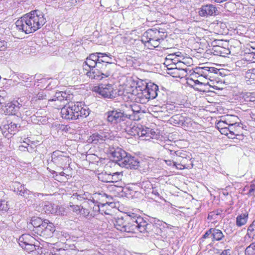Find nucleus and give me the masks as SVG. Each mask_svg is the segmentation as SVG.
I'll return each instance as SVG.
<instances>
[{"label":"nucleus","instance_id":"nucleus-41","mask_svg":"<svg viewBox=\"0 0 255 255\" xmlns=\"http://www.w3.org/2000/svg\"><path fill=\"white\" fill-rule=\"evenodd\" d=\"M35 243L36 242L29 243L21 247L27 252L30 253L36 250V245H35Z\"/></svg>","mask_w":255,"mask_h":255},{"label":"nucleus","instance_id":"nucleus-2","mask_svg":"<svg viewBox=\"0 0 255 255\" xmlns=\"http://www.w3.org/2000/svg\"><path fill=\"white\" fill-rule=\"evenodd\" d=\"M46 22L42 12L38 10L31 11L15 22L17 29L26 34L34 32L40 29Z\"/></svg>","mask_w":255,"mask_h":255},{"label":"nucleus","instance_id":"nucleus-51","mask_svg":"<svg viewBox=\"0 0 255 255\" xmlns=\"http://www.w3.org/2000/svg\"><path fill=\"white\" fill-rule=\"evenodd\" d=\"M216 127L217 128L220 130V129L228 127V125L225 122V120H221L217 123Z\"/></svg>","mask_w":255,"mask_h":255},{"label":"nucleus","instance_id":"nucleus-62","mask_svg":"<svg viewBox=\"0 0 255 255\" xmlns=\"http://www.w3.org/2000/svg\"><path fill=\"white\" fill-rule=\"evenodd\" d=\"M174 57L175 55L174 53L168 55L165 59V63H168V62H171L172 60H174Z\"/></svg>","mask_w":255,"mask_h":255},{"label":"nucleus","instance_id":"nucleus-53","mask_svg":"<svg viewBox=\"0 0 255 255\" xmlns=\"http://www.w3.org/2000/svg\"><path fill=\"white\" fill-rule=\"evenodd\" d=\"M70 209L76 213L81 212V208L80 206L72 205L70 206Z\"/></svg>","mask_w":255,"mask_h":255},{"label":"nucleus","instance_id":"nucleus-43","mask_svg":"<svg viewBox=\"0 0 255 255\" xmlns=\"http://www.w3.org/2000/svg\"><path fill=\"white\" fill-rule=\"evenodd\" d=\"M246 77L249 79L251 84L252 81H255V68L248 70L246 73Z\"/></svg>","mask_w":255,"mask_h":255},{"label":"nucleus","instance_id":"nucleus-23","mask_svg":"<svg viewBox=\"0 0 255 255\" xmlns=\"http://www.w3.org/2000/svg\"><path fill=\"white\" fill-rule=\"evenodd\" d=\"M19 128L20 127H18L17 125L11 122L10 124L3 125L2 128H0L2 132L5 133L7 131L10 134H14L18 130Z\"/></svg>","mask_w":255,"mask_h":255},{"label":"nucleus","instance_id":"nucleus-15","mask_svg":"<svg viewBox=\"0 0 255 255\" xmlns=\"http://www.w3.org/2000/svg\"><path fill=\"white\" fill-rule=\"evenodd\" d=\"M61 106V115L63 119L67 120H76L78 119L77 116H75L73 113L70 110V107L66 104L63 103Z\"/></svg>","mask_w":255,"mask_h":255},{"label":"nucleus","instance_id":"nucleus-3","mask_svg":"<svg viewBox=\"0 0 255 255\" xmlns=\"http://www.w3.org/2000/svg\"><path fill=\"white\" fill-rule=\"evenodd\" d=\"M115 66L116 65H106L98 62L97 69H94L93 72L88 73L87 76L91 79L101 80L112 75Z\"/></svg>","mask_w":255,"mask_h":255},{"label":"nucleus","instance_id":"nucleus-40","mask_svg":"<svg viewBox=\"0 0 255 255\" xmlns=\"http://www.w3.org/2000/svg\"><path fill=\"white\" fill-rule=\"evenodd\" d=\"M245 254V255H255V242L247 247Z\"/></svg>","mask_w":255,"mask_h":255},{"label":"nucleus","instance_id":"nucleus-25","mask_svg":"<svg viewBox=\"0 0 255 255\" xmlns=\"http://www.w3.org/2000/svg\"><path fill=\"white\" fill-rule=\"evenodd\" d=\"M71 96V95L68 94L65 92L61 91L56 92L54 98L51 100L54 101H57L65 103L64 101L70 100Z\"/></svg>","mask_w":255,"mask_h":255},{"label":"nucleus","instance_id":"nucleus-7","mask_svg":"<svg viewBox=\"0 0 255 255\" xmlns=\"http://www.w3.org/2000/svg\"><path fill=\"white\" fill-rule=\"evenodd\" d=\"M67 104L70 107V110L75 116H77V118L78 119L86 118L90 114L89 109L86 106L83 107L81 102H70Z\"/></svg>","mask_w":255,"mask_h":255},{"label":"nucleus","instance_id":"nucleus-30","mask_svg":"<svg viewBox=\"0 0 255 255\" xmlns=\"http://www.w3.org/2000/svg\"><path fill=\"white\" fill-rule=\"evenodd\" d=\"M183 117L180 115H175L170 119V123L174 126H182Z\"/></svg>","mask_w":255,"mask_h":255},{"label":"nucleus","instance_id":"nucleus-48","mask_svg":"<svg viewBox=\"0 0 255 255\" xmlns=\"http://www.w3.org/2000/svg\"><path fill=\"white\" fill-rule=\"evenodd\" d=\"M174 153L175 154L177 158L180 157V159H182L184 158H188V153L185 151L183 150H177L176 151H174Z\"/></svg>","mask_w":255,"mask_h":255},{"label":"nucleus","instance_id":"nucleus-10","mask_svg":"<svg viewBox=\"0 0 255 255\" xmlns=\"http://www.w3.org/2000/svg\"><path fill=\"white\" fill-rule=\"evenodd\" d=\"M164 32L157 29H149L143 33L141 41L142 43H147V41L152 40L164 39Z\"/></svg>","mask_w":255,"mask_h":255},{"label":"nucleus","instance_id":"nucleus-56","mask_svg":"<svg viewBox=\"0 0 255 255\" xmlns=\"http://www.w3.org/2000/svg\"><path fill=\"white\" fill-rule=\"evenodd\" d=\"M248 57V60L251 61L252 62H255V52H252L249 53V54L247 55V57Z\"/></svg>","mask_w":255,"mask_h":255},{"label":"nucleus","instance_id":"nucleus-8","mask_svg":"<svg viewBox=\"0 0 255 255\" xmlns=\"http://www.w3.org/2000/svg\"><path fill=\"white\" fill-rule=\"evenodd\" d=\"M98 62L99 61L97 52L90 54L87 57L83 64V70L87 71L86 73V75L89 72H93L94 69H97Z\"/></svg>","mask_w":255,"mask_h":255},{"label":"nucleus","instance_id":"nucleus-50","mask_svg":"<svg viewBox=\"0 0 255 255\" xmlns=\"http://www.w3.org/2000/svg\"><path fill=\"white\" fill-rule=\"evenodd\" d=\"M208 71L209 72L208 75H212V77H213L214 74L218 75L220 74L221 73L220 71V69H218L213 67L208 66Z\"/></svg>","mask_w":255,"mask_h":255},{"label":"nucleus","instance_id":"nucleus-44","mask_svg":"<svg viewBox=\"0 0 255 255\" xmlns=\"http://www.w3.org/2000/svg\"><path fill=\"white\" fill-rule=\"evenodd\" d=\"M150 194H151L153 196L152 198L154 199H161V197L160 196V194L158 191L157 187L155 186V184H154V186L152 187V189H151Z\"/></svg>","mask_w":255,"mask_h":255},{"label":"nucleus","instance_id":"nucleus-26","mask_svg":"<svg viewBox=\"0 0 255 255\" xmlns=\"http://www.w3.org/2000/svg\"><path fill=\"white\" fill-rule=\"evenodd\" d=\"M241 125H242L241 124ZM242 127L240 126V124L238 123L229 126L230 134L235 135L236 136L243 137V135L242 133Z\"/></svg>","mask_w":255,"mask_h":255},{"label":"nucleus","instance_id":"nucleus-55","mask_svg":"<svg viewBox=\"0 0 255 255\" xmlns=\"http://www.w3.org/2000/svg\"><path fill=\"white\" fill-rule=\"evenodd\" d=\"M46 95L43 92L39 93L36 96V101L38 102L41 100L46 99Z\"/></svg>","mask_w":255,"mask_h":255},{"label":"nucleus","instance_id":"nucleus-19","mask_svg":"<svg viewBox=\"0 0 255 255\" xmlns=\"http://www.w3.org/2000/svg\"><path fill=\"white\" fill-rule=\"evenodd\" d=\"M21 107L22 105L18 101H15L7 104L6 111L7 114L15 115Z\"/></svg>","mask_w":255,"mask_h":255},{"label":"nucleus","instance_id":"nucleus-63","mask_svg":"<svg viewBox=\"0 0 255 255\" xmlns=\"http://www.w3.org/2000/svg\"><path fill=\"white\" fill-rule=\"evenodd\" d=\"M86 207H85L84 205L83 206H82V208H81V212L83 214H86L87 215H88L89 213H90V211L88 209H86Z\"/></svg>","mask_w":255,"mask_h":255},{"label":"nucleus","instance_id":"nucleus-17","mask_svg":"<svg viewBox=\"0 0 255 255\" xmlns=\"http://www.w3.org/2000/svg\"><path fill=\"white\" fill-rule=\"evenodd\" d=\"M43 225L44 227L41 229V233L38 235L42 236L51 237L55 231V226L53 224L49 222L48 220H46V221L44 222Z\"/></svg>","mask_w":255,"mask_h":255},{"label":"nucleus","instance_id":"nucleus-29","mask_svg":"<svg viewBox=\"0 0 255 255\" xmlns=\"http://www.w3.org/2000/svg\"><path fill=\"white\" fill-rule=\"evenodd\" d=\"M126 152L121 148H118L113 151L112 153V156L114 160L118 164L119 159L121 160L124 155L126 154Z\"/></svg>","mask_w":255,"mask_h":255},{"label":"nucleus","instance_id":"nucleus-31","mask_svg":"<svg viewBox=\"0 0 255 255\" xmlns=\"http://www.w3.org/2000/svg\"><path fill=\"white\" fill-rule=\"evenodd\" d=\"M140 185L141 188L145 191V193L148 195L150 194L151 189L154 186V184H152L149 180L144 181Z\"/></svg>","mask_w":255,"mask_h":255},{"label":"nucleus","instance_id":"nucleus-57","mask_svg":"<svg viewBox=\"0 0 255 255\" xmlns=\"http://www.w3.org/2000/svg\"><path fill=\"white\" fill-rule=\"evenodd\" d=\"M219 131L222 134L228 135L230 134L229 132L230 131L229 129V126H228L226 128H224L222 129H220Z\"/></svg>","mask_w":255,"mask_h":255},{"label":"nucleus","instance_id":"nucleus-46","mask_svg":"<svg viewBox=\"0 0 255 255\" xmlns=\"http://www.w3.org/2000/svg\"><path fill=\"white\" fill-rule=\"evenodd\" d=\"M132 161L130 162V167H128L129 169H138L139 166H140V162L137 159L133 157V159H131Z\"/></svg>","mask_w":255,"mask_h":255},{"label":"nucleus","instance_id":"nucleus-37","mask_svg":"<svg viewBox=\"0 0 255 255\" xmlns=\"http://www.w3.org/2000/svg\"><path fill=\"white\" fill-rule=\"evenodd\" d=\"M22 197L27 199V201L29 202V204H31L34 201V197H35V194L32 193L29 190L25 189L24 192V194Z\"/></svg>","mask_w":255,"mask_h":255},{"label":"nucleus","instance_id":"nucleus-18","mask_svg":"<svg viewBox=\"0 0 255 255\" xmlns=\"http://www.w3.org/2000/svg\"><path fill=\"white\" fill-rule=\"evenodd\" d=\"M46 220L43 221L40 218L37 217H33L31 219L30 224L34 227L33 231L37 234L41 233V229L44 227V222Z\"/></svg>","mask_w":255,"mask_h":255},{"label":"nucleus","instance_id":"nucleus-52","mask_svg":"<svg viewBox=\"0 0 255 255\" xmlns=\"http://www.w3.org/2000/svg\"><path fill=\"white\" fill-rule=\"evenodd\" d=\"M250 195L255 196V180L252 181L249 191Z\"/></svg>","mask_w":255,"mask_h":255},{"label":"nucleus","instance_id":"nucleus-11","mask_svg":"<svg viewBox=\"0 0 255 255\" xmlns=\"http://www.w3.org/2000/svg\"><path fill=\"white\" fill-rule=\"evenodd\" d=\"M109 134L108 132L100 130L90 135L88 139V141L94 144H101L109 138Z\"/></svg>","mask_w":255,"mask_h":255},{"label":"nucleus","instance_id":"nucleus-35","mask_svg":"<svg viewBox=\"0 0 255 255\" xmlns=\"http://www.w3.org/2000/svg\"><path fill=\"white\" fill-rule=\"evenodd\" d=\"M208 66L199 67L196 68L197 73L200 74L202 76L208 78L212 77V75H208Z\"/></svg>","mask_w":255,"mask_h":255},{"label":"nucleus","instance_id":"nucleus-64","mask_svg":"<svg viewBox=\"0 0 255 255\" xmlns=\"http://www.w3.org/2000/svg\"><path fill=\"white\" fill-rule=\"evenodd\" d=\"M231 250L230 249L224 250L220 255H230Z\"/></svg>","mask_w":255,"mask_h":255},{"label":"nucleus","instance_id":"nucleus-27","mask_svg":"<svg viewBox=\"0 0 255 255\" xmlns=\"http://www.w3.org/2000/svg\"><path fill=\"white\" fill-rule=\"evenodd\" d=\"M248 215L249 214L247 212L239 215L236 218V225L239 227L245 225L247 222Z\"/></svg>","mask_w":255,"mask_h":255},{"label":"nucleus","instance_id":"nucleus-6","mask_svg":"<svg viewBox=\"0 0 255 255\" xmlns=\"http://www.w3.org/2000/svg\"><path fill=\"white\" fill-rule=\"evenodd\" d=\"M137 86L135 87L128 96L130 100H134L135 102L141 104H145L148 101L149 99L147 96L146 92L143 86V83L140 85L139 83H137Z\"/></svg>","mask_w":255,"mask_h":255},{"label":"nucleus","instance_id":"nucleus-59","mask_svg":"<svg viewBox=\"0 0 255 255\" xmlns=\"http://www.w3.org/2000/svg\"><path fill=\"white\" fill-rule=\"evenodd\" d=\"M6 48V42L0 40V51H4Z\"/></svg>","mask_w":255,"mask_h":255},{"label":"nucleus","instance_id":"nucleus-47","mask_svg":"<svg viewBox=\"0 0 255 255\" xmlns=\"http://www.w3.org/2000/svg\"><path fill=\"white\" fill-rule=\"evenodd\" d=\"M213 49L214 50V52L217 53V55H222V54L225 53H227L223 51H229L228 49H224L223 47L219 45L214 46Z\"/></svg>","mask_w":255,"mask_h":255},{"label":"nucleus","instance_id":"nucleus-24","mask_svg":"<svg viewBox=\"0 0 255 255\" xmlns=\"http://www.w3.org/2000/svg\"><path fill=\"white\" fill-rule=\"evenodd\" d=\"M191 160V158L189 155H188V158H184L182 159H180V157H178L176 158V160L177 162H179L180 163L178 164V166H177V169H182L184 168H192L193 166V164L192 163V161L191 163L188 164V162Z\"/></svg>","mask_w":255,"mask_h":255},{"label":"nucleus","instance_id":"nucleus-9","mask_svg":"<svg viewBox=\"0 0 255 255\" xmlns=\"http://www.w3.org/2000/svg\"><path fill=\"white\" fill-rule=\"evenodd\" d=\"M96 91L105 98L113 99L116 95V90L112 84H101L98 87Z\"/></svg>","mask_w":255,"mask_h":255},{"label":"nucleus","instance_id":"nucleus-22","mask_svg":"<svg viewBox=\"0 0 255 255\" xmlns=\"http://www.w3.org/2000/svg\"><path fill=\"white\" fill-rule=\"evenodd\" d=\"M37 242L35 239L29 234H23L18 239V243L20 247L29 243Z\"/></svg>","mask_w":255,"mask_h":255},{"label":"nucleus","instance_id":"nucleus-38","mask_svg":"<svg viewBox=\"0 0 255 255\" xmlns=\"http://www.w3.org/2000/svg\"><path fill=\"white\" fill-rule=\"evenodd\" d=\"M238 119V117L234 115H227L225 118V122L227 124L228 126L238 124L237 120Z\"/></svg>","mask_w":255,"mask_h":255},{"label":"nucleus","instance_id":"nucleus-4","mask_svg":"<svg viewBox=\"0 0 255 255\" xmlns=\"http://www.w3.org/2000/svg\"><path fill=\"white\" fill-rule=\"evenodd\" d=\"M70 160L69 157L65 155L64 152L55 150L51 153V159H48L47 161L50 167L55 165L58 168L64 169L63 167L70 164Z\"/></svg>","mask_w":255,"mask_h":255},{"label":"nucleus","instance_id":"nucleus-5","mask_svg":"<svg viewBox=\"0 0 255 255\" xmlns=\"http://www.w3.org/2000/svg\"><path fill=\"white\" fill-rule=\"evenodd\" d=\"M106 119L111 124L116 125L125 121L127 119H130V115L125 114L120 109H113L109 110L105 114Z\"/></svg>","mask_w":255,"mask_h":255},{"label":"nucleus","instance_id":"nucleus-42","mask_svg":"<svg viewBox=\"0 0 255 255\" xmlns=\"http://www.w3.org/2000/svg\"><path fill=\"white\" fill-rule=\"evenodd\" d=\"M177 64H172L175 67H170L168 68V69H179L181 70H184L186 72H187V69L184 68V67L185 66V65L184 63L181 62L180 60H177Z\"/></svg>","mask_w":255,"mask_h":255},{"label":"nucleus","instance_id":"nucleus-28","mask_svg":"<svg viewBox=\"0 0 255 255\" xmlns=\"http://www.w3.org/2000/svg\"><path fill=\"white\" fill-rule=\"evenodd\" d=\"M43 210L47 214H58L60 212L57 211V208L54 207V204L49 202H46L44 203Z\"/></svg>","mask_w":255,"mask_h":255},{"label":"nucleus","instance_id":"nucleus-58","mask_svg":"<svg viewBox=\"0 0 255 255\" xmlns=\"http://www.w3.org/2000/svg\"><path fill=\"white\" fill-rule=\"evenodd\" d=\"M7 209V204L5 201H0V211H6Z\"/></svg>","mask_w":255,"mask_h":255},{"label":"nucleus","instance_id":"nucleus-16","mask_svg":"<svg viewBox=\"0 0 255 255\" xmlns=\"http://www.w3.org/2000/svg\"><path fill=\"white\" fill-rule=\"evenodd\" d=\"M87 207L88 206L92 210L94 214L100 213L101 211V208L108 205V203H100L98 201H95L92 197L89 200H86Z\"/></svg>","mask_w":255,"mask_h":255},{"label":"nucleus","instance_id":"nucleus-54","mask_svg":"<svg viewBox=\"0 0 255 255\" xmlns=\"http://www.w3.org/2000/svg\"><path fill=\"white\" fill-rule=\"evenodd\" d=\"M18 78L24 82H28L31 77L28 74H21L19 75Z\"/></svg>","mask_w":255,"mask_h":255},{"label":"nucleus","instance_id":"nucleus-39","mask_svg":"<svg viewBox=\"0 0 255 255\" xmlns=\"http://www.w3.org/2000/svg\"><path fill=\"white\" fill-rule=\"evenodd\" d=\"M164 39H155L152 40L151 41H147V43H143L145 46L149 47V49H152L153 48L157 47L159 46L160 42L162 41Z\"/></svg>","mask_w":255,"mask_h":255},{"label":"nucleus","instance_id":"nucleus-61","mask_svg":"<svg viewBox=\"0 0 255 255\" xmlns=\"http://www.w3.org/2000/svg\"><path fill=\"white\" fill-rule=\"evenodd\" d=\"M165 162L168 165H173V166H175L176 168L177 166H178L177 162H173L172 160H165Z\"/></svg>","mask_w":255,"mask_h":255},{"label":"nucleus","instance_id":"nucleus-20","mask_svg":"<svg viewBox=\"0 0 255 255\" xmlns=\"http://www.w3.org/2000/svg\"><path fill=\"white\" fill-rule=\"evenodd\" d=\"M99 57V62L103 64H110L112 65H116L115 63L113 62L112 56L110 54H107L105 53L97 52Z\"/></svg>","mask_w":255,"mask_h":255},{"label":"nucleus","instance_id":"nucleus-13","mask_svg":"<svg viewBox=\"0 0 255 255\" xmlns=\"http://www.w3.org/2000/svg\"><path fill=\"white\" fill-rule=\"evenodd\" d=\"M120 174L118 172L113 174H108L106 172H102L99 174L98 179L103 182L114 183L120 180Z\"/></svg>","mask_w":255,"mask_h":255},{"label":"nucleus","instance_id":"nucleus-21","mask_svg":"<svg viewBox=\"0 0 255 255\" xmlns=\"http://www.w3.org/2000/svg\"><path fill=\"white\" fill-rule=\"evenodd\" d=\"M91 198L92 196L91 194L87 192H82L81 194L75 193L73 194V196L71 197V198L73 199H77L78 200L83 202L82 203L85 207H87L86 200H89Z\"/></svg>","mask_w":255,"mask_h":255},{"label":"nucleus","instance_id":"nucleus-45","mask_svg":"<svg viewBox=\"0 0 255 255\" xmlns=\"http://www.w3.org/2000/svg\"><path fill=\"white\" fill-rule=\"evenodd\" d=\"M149 169V165L148 162L142 161L140 163V166H139L138 169L140 171L146 172L148 171Z\"/></svg>","mask_w":255,"mask_h":255},{"label":"nucleus","instance_id":"nucleus-14","mask_svg":"<svg viewBox=\"0 0 255 255\" xmlns=\"http://www.w3.org/2000/svg\"><path fill=\"white\" fill-rule=\"evenodd\" d=\"M143 86L146 92L147 96L149 99H154L157 96V92H158V86L153 83H147L145 82Z\"/></svg>","mask_w":255,"mask_h":255},{"label":"nucleus","instance_id":"nucleus-32","mask_svg":"<svg viewBox=\"0 0 255 255\" xmlns=\"http://www.w3.org/2000/svg\"><path fill=\"white\" fill-rule=\"evenodd\" d=\"M212 237L213 242L221 241L224 238V235L221 230L213 228Z\"/></svg>","mask_w":255,"mask_h":255},{"label":"nucleus","instance_id":"nucleus-34","mask_svg":"<svg viewBox=\"0 0 255 255\" xmlns=\"http://www.w3.org/2000/svg\"><path fill=\"white\" fill-rule=\"evenodd\" d=\"M13 186L14 187V192L21 196L24 194L25 189H27L23 184H20L19 182H15Z\"/></svg>","mask_w":255,"mask_h":255},{"label":"nucleus","instance_id":"nucleus-49","mask_svg":"<svg viewBox=\"0 0 255 255\" xmlns=\"http://www.w3.org/2000/svg\"><path fill=\"white\" fill-rule=\"evenodd\" d=\"M244 98L246 102H254L255 101V93H247Z\"/></svg>","mask_w":255,"mask_h":255},{"label":"nucleus","instance_id":"nucleus-33","mask_svg":"<svg viewBox=\"0 0 255 255\" xmlns=\"http://www.w3.org/2000/svg\"><path fill=\"white\" fill-rule=\"evenodd\" d=\"M127 133L131 136L139 135L140 128L138 127L133 126L132 127H128L126 129Z\"/></svg>","mask_w":255,"mask_h":255},{"label":"nucleus","instance_id":"nucleus-1","mask_svg":"<svg viewBox=\"0 0 255 255\" xmlns=\"http://www.w3.org/2000/svg\"><path fill=\"white\" fill-rule=\"evenodd\" d=\"M114 224L115 228L121 232L135 233L138 231L141 233L159 235L161 230L156 225L148 222L146 218L131 213L125 217L115 218Z\"/></svg>","mask_w":255,"mask_h":255},{"label":"nucleus","instance_id":"nucleus-36","mask_svg":"<svg viewBox=\"0 0 255 255\" xmlns=\"http://www.w3.org/2000/svg\"><path fill=\"white\" fill-rule=\"evenodd\" d=\"M129 157V154L126 152V154L124 155V156L123 157L121 160L119 159L118 164L122 167H125L126 168L128 169V167H130V165H129V163H128V161Z\"/></svg>","mask_w":255,"mask_h":255},{"label":"nucleus","instance_id":"nucleus-12","mask_svg":"<svg viewBox=\"0 0 255 255\" xmlns=\"http://www.w3.org/2000/svg\"><path fill=\"white\" fill-rule=\"evenodd\" d=\"M218 10L214 5L210 4L201 6L198 12L199 15L202 17H208L216 14Z\"/></svg>","mask_w":255,"mask_h":255},{"label":"nucleus","instance_id":"nucleus-60","mask_svg":"<svg viewBox=\"0 0 255 255\" xmlns=\"http://www.w3.org/2000/svg\"><path fill=\"white\" fill-rule=\"evenodd\" d=\"M213 231V228H211L209 230H207L206 232V233H205V234L203 236L202 238H204V239H206L210 235H211V236H212Z\"/></svg>","mask_w":255,"mask_h":255}]
</instances>
